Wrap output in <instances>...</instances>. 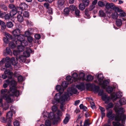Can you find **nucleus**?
<instances>
[{
	"instance_id": "nucleus-1",
	"label": "nucleus",
	"mask_w": 126,
	"mask_h": 126,
	"mask_svg": "<svg viewBox=\"0 0 126 126\" xmlns=\"http://www.w3.org/2000/svg\"><path fill=\"white\" fill-rule=\"evenodd\" d=\"M115 110L116 112L115 116V114L113 113L112 110H110L107 112L106 115L107 117L112 120H113L114 118L115 120L118 121L112 122L113 126H124L123 124L118 122L121 120L123 123L126 119V116L124 114V109L122 108L117 107L115 108Z\"/></svg>"
},
{
	"instance_id": "nucleus-2",
	"label": "nucleus",
	"mask_w": 126,
	"mask_h": 126,
	"mask_svg": "<svg viewBox=\"0 0 126 126\" xmlns=\"http://www.w3.org/2000/svg\"><path fill=\"white\" fill-rule=\"evenodd\" d=\"M68 96V93H65L62 96L59 93L57 94L55 96L54 99L52 101V103L55 104L56 102H61L60 108L61 110L63 111V103L67 100Z\"/></svg>"
},
{
	"instance_id": "nucleus-3",
	"label": "nucleus",
	"mask_w": 126,
	"mask_h": 126,
	"mask_svg": "<svg viewBox=\"0 0 126 126\" xmlns=\"http://www.w3.org/2000/svg\"><path fill=\"white\" fill-rule=\"evenodd\" d=\"M114 4L112 3H109L107 2L105 4V11L106 13L107 14H110L111 13V11L110 10V9L113 10V7L114 5Z\"/></svg>"
},
{
	"instance_id": "nucleus-4",
	"label": "nucleus",
	"mask_w": 126,
	"mask_h": 126,
	"mask_svg": "<svg viewBox=\"0 0 126 126\" xmlns=\"http://www.w3.org/2000/svg\"><path fill=\"white\" fill-rule=\"evenodd\" d=\"M13 97L11 94H4L2 95L3 99L5 100L8 103H12V98Z\"/></svg>"
},
{
	"instance_id": "nucleus-5",
	"label": "nucleus",
	"mask_w": 126,
	"mask_h": 126,
	"mask_svg": "<svg viewBox=\"0 0 126 126\" xmlns=\"http://www.w3.org/2000/svg\"><path fill=\"white\" fill-rule=\"evenodd\" d=\"M3 59H4V60L5 61H5L6 62H10L12 64L14 65H16L17 64L16 62L15 61V58L14 57H12L10 59L9 57H7L5 58H4Z\"/></svg>"
},
{
	"instance_id": "nucleus-6",
	"label": "nucleus",
	"mask_w": 126,
	"mask_h": 126,
	"mask_svg": "<svg viewBox=\"0 0 126 126\" xmlns=\"http://www.w3.org/2000/svg\"><path fill=\"white\" fill-rule=\"evenodd\" d=\"M25 37L23 35L20 34L19 35L17 36V40L15 42L16 45L18 44H20L23 41L25 40Z\"/></svg>"
},
{
	"instance_id": "nucleus-7",
	"label": "nucleus",
	"mask_w": 126,
	"mask_h": 126,
	"mask_svg": "<svg viewBox=\"0 0 126 126\" xmlns=\"http://www.w3.org/2000/svg\"><path fill=\"white\" fill-rule=\"evenodd\" d=\"M57 116H56V119L54 120L53 122V124L54 125L56 124H57L60 119V116L62 115V112L60 110H58L57 112Z\"/></svg>"
},
{
	"instance_id": "nucleus-8",
	"label": "nucleus",
	"mask_w": 126,
	"mask_h": 126,
	"mask_svg": "<svg viewBox=\"0 0 126 126\" xmlns=\"http://www.w3.org/2000/svg\"><path fill=\"white\" fill-rule=\"evenodd\" d=\"M122 96V93L120 92H116L115 94H112L111 95V97L113 99L116 100L117 98H121Z\"/></svg>"
},
{
	"instance_id": "nucleus-9",
	"label": "nucleus",
	"mask_w": 126,
	"mask_h": 126,
	"mask_svg": "<svg viewBox=\"0 0 126 126\" xmlns=\"http://www.w3.org/2000/svg\"><path fill=\"white\" fill-rule=\"evenodd\" d=\"M10 90H11L13 89H14L16 88V86L17 85V83L16 82L15 80H12L10 81Z\"/></svg>"
},
{
	"instance_id": "nucleus-10",
	"label": "nucleus",
	"mask_w": 126,
	"mask_h": 126,
	"mask_svg": "<svg viewBox=\"0 0 126 126\" xmlns=\"http://www.w3.org/2000/svg\"><path fill=\"white\" fill-rule=\"evenodd\" d=\"M28 7V5L25 3L23 2L20 3L19 5V7H17V8H20L22 11L27 9Z\"/></svg>"
},
{
	"instance_id": "nucleus-11",
	"label": "nucleus",
	"mask_w": 126,
	"mask_h": 126,
	"mask_svg": "<svg viewBox=\"0 0 126 126\" xmlns=\"http://www.w3.org/2000/svg\"><path fill=\"white\" fill-rule=\"evenodd\" d=\"M64 1L63 0H59L57 2V6L59 9H62L64 7Z\"/></svg>"
},
{
	"instance_id": "nucleus-12",
	"label": "nucleus",
	"mask_w": 126,
	"mask_h": 126,
	"mask_svg": "<svg viewBox=\"0 0 126 126\" xmlns=\"http://www.w3.org/2000/svg\"><path fill=\"white\" fill-rule=\"evenodd\" d=\"M17 88L11 90L10 91L12 93L11 94L13 95V97L14 96H18L19 94V91L16 90Z\"/></svg>"
},
{
	"instance_id": "nucleus-13",
	"label": "nucleus",
	"mask_w": 126,
	"mask_h": 126,
	"mask_svg": "<svg viewBox=\"0 0 126 126\" xmlns=\"http://www.w3.org/2000/svg\"><path fill=\"white\" fill-rule=\"evenodd\" d=\"M95 76L97 78L100 83H101L104 78L103 74H96Z\"/></svg>"
},
{
	"instance_id": "nucleus-14",
	"label": "nucleus",
	"mask_w": 126,
	"mask_h": 126,
	"mask_svg": "<svg viewBox=\"0 0 126 126\" xmlns=\"http://www.w3.org/2000/svg\"><path fill=\"white\" fill-rule=\"evenodd\" d=\"M21 29L17 28L14 30L13 32V34L15 37L17 36L20 34Z\"/></svg>"
},
{
	"instance_id": "nucleus-15",
	"label": "nucleus",
	"mask_w": 126,
	"mask_h": 126,
	"mask_svg": "<svg viewBox=\"0 0 126 126\" xmlns=\"http://www.w3.org/2000/svg\"><path fill=\"white\" fill-rule=\"evenodd\" d=\"M3 54L5 56H7L8 55H12V52L9 47H6L5 51L4 52Z\"/></svg>"
},
{
	"instance_id": "nucleus-16",
	"label": "nucleus",
	"mask_w": 126,
	"mask_h": 126,
	"mask_svg": "<svg viewBox=\"0 0 126 126\" xmlns=\"http://www.w3.org/2000/svg\"><path fill=\"white\" fill-rule=\"evenodd\" d=\"M12 115V113L10 111H8L6 114V117L7 120H8V121H9V122H11Z\"/></svg>"
},
{
	"instance_id": "nucleus-17",
	"label": "nucleus",
	"mask_w": 126,
	"mask_h": 126,
	"mask_svg": "<svg viewBox=\"0 0 126 126\" xmlns=\"http://www.w3.org/2000/svg\"><path fill=\"white\" fill-rule=\"evenodd\" d=\"M76 88L79 90L81 91L84 90L85 89V86L83 82H81L79 85H77L76 86Z\"/></svg>"
},
{
	"instance_id": "nucleus-18",
	"label": "nucleus",
	"mask_w": 126,
	"mask_h": 126,
	"mask_svg": "<svg viewBox=\"0 0 126 126\" xmlns=\"http://www.w3.org/2000/svg\"><path fill=\"white\" fill-rule=\"evenodd\" d=\"M110 98L106 94H104L102 96V99L106 103H108L109 102Z\"/></svg>"
},
{
	"instance_id": "nucleus-19",
	"label": "nucleus",
	"mask_w": 126,
	"mask_h": 126,
	"mask_svg": "<svg viewBox=\"0 0 126 126\" xmlns=\"http://www.w3.org/2000/svg\"><path fill=\"white\" fill-rule=\"evenodd\" d=\"M48 118L51 120H53L56 119V114L54 112H50L48 114Z\"/></svg>"
},
{
	"instance_id": "nucleus-20",
	"label": "nucleus",
	"mask_w": 126,
	"mask_h": 126,
	"mask_svg": "<svg viewBox=\"0 0 126 126\" xmlns=\"http://www.w3.org/2000/svg\"><path fill=\"white\" fill-rule=\"evenodd\" d=\"M18 60L21 63H25L26 61V58L22 55L18 57Z\"/></svg>"
},
{
	"instance_id": "nucleus-21",
	"label": "nucleus",
	"mask_w": 126,
	"mask_h": 126,
	"mask_svg": "<svg viewBox=\"0 0 126 126\" xmlns=\"http://www.w3.org/2000/svg\"><path fill=\"white\" fill-rule=\"evenodd\" d=\"M32 30V29L31 28H30L29 29L28 31L25 32L24 34L25 36L26 37L30 36L32 34V31L31 32L30 31H31V30Z\"/></svg>"
},
{
	"instance_id": "nucleus-22",
	"label": "nucleus",
	"mask_w": 126,
	"mask_h": 126,
	"mask_svg": "<svg viewBox=\"0 0 126 126\" xmlns=\"http://www.w3.org/2000/svg\"><path fill=\"white\" fill-rule=\"evenodd\" d=\"M0 25L1 27V29L4 31L6 28V26L5 23L3 21L0 20Z\"/></svg>"
},
{
	"instance_id": "nucleus-23",
	"label": "nucleus",
	"mask_w": 126,
	"mask_h": 126,
	"mask_svg": "<svg viewBox=\"0 0 126 126\" xmlns=\"http://www.w3.org/2000/svg\"><path fill=\"white\" fill-rule=\"evenodd\" d=\"M0 8L1 9L5 11H6L7 10V7L5 5L3 2H1L0 4Z\"/></svg>"
},
{
	"instance_id": "nucleus-24",
	"label": "nucleus",
	"mask_w": 126,
	"mask_h": 126,
	"mask_svg": "<svg viewBox=\"0 0 126 126\" xmlns=\"http://www.w3.org/2000/svg\"><path fill=\"white\" fill-rule=\"evenodd\" d=\"M17 73V72H15L14 74V76L15 77H17V79L18 81L20 82L22 81L23 80V77L21 76L20 75L18 76L17 75H16V74Z\"/></svg>"
},
{
	"instance_id": "nucleus-25",
	"label": "nucleus",
	"mask_w": 126,
	"mask_h": 126,
	"mask_svg": "<svg viewBox=\"0 0 126 126\" xmlns=\"http://www.w3.org/2000/svg\"><path fill=\"white\" fill-rule=\"evenodd\" d=\"M17 46V50L20 52H22L24 50V47L21 45L19 44H18L17 45H16Z\"/></svg>"
},
{
	"instance_id": "nucleus-26",
	"label": "nucleus",
	"mask_w": 126,
	"mask_h": 126,
	"mask_svg": "<svg viewBox=\"0 0 126 126\" xmlns=\"http://www.w3.org/2000/svg\"><path fill=\"white\" fill-rule=\"evenodd\" d=\"M4 73L5 74H7L10 75V76L8 77V79H11L12 78V72L10 71L9 70V71H8L7 69L5 70L4 72Z\"/></svg>"
},
{
	"instance_id": "nucleus-27",
	"label": "nucleus",
	"mask_w": 126,
	"mask_h": 126,
	"mask_svg": "<svg viewBox=\"0 0 126 126\" xmlns=\"http://www.w3.org/2000/svg\"><path fill=\"white\" fill-rule=\"evenodd\" d=\"M17 18L18 21L20 22H22L23 21V17L22 15L20 14H19L17 16Z\"/></svg>"
},
{
	"instance_id": "nucleus-28",
	"label": "nucleus",
	"mask_w": 126,
	"mask_h": 126,
	"mask_svg": "<svg viewBox=\"0 0 126 126\" xmlns=\"http://www.w3.org/2000/svg\"><path fill=\"white\" fill-rule=\"evenodd\" d=\"M113 10L115 12H123V10L120 9V8L118 7H116L115 5L113 7Z\"/></svg>"
},
{
	"instance_id": "nucleus-29",
	"label": "nucleus",
	"mask_w": 126,
	"mask_h": 126,
	"mask_svg": "<svg viewBox=\"0 0 126 126\" xmlns=\"http://www.w3.org/2000/svg\"><path fill=\"white\" fill-rule=\"evenodd\" d=\"M109 81L107 80H105L101 84L102 87L104 88H105L109 84Z\"/></svg>"
},
{
	"instance_id": "nucleus-30",
	"label": "nucleus",
	"mask_w": 126,
	"mask_h": 126,
	"mask_svg": "<svg viewBox=\"0 0 126 126\" xmlns=\"http://www.w3.org/2000/svg\"><path fill=\"white\" fill-rule=\"evenodd\" d=\"M9 46L10 48L13 49L16 47V46L13 42H12L9 43Z\"/></svg>"
},
{
	"instance_id": "nucleus-31",
	"label": "nucleus",
	"mask_w": 126,
	"mask_h": 126,
	"mask_svg": "<svg viewBox=\"0 0 126 126\" xmlns=\"http://www.w3.org/2000/svg\"><path fill=\"white\" fill-rule=\"evenodd\" d=\"M18 9H13L10 12V14L11 15L12 17H13L14 16L16 15L17 13V10Z\"/></svg>"
},
{
	"instance_id": "nucleus-32",
	"label": "nucleus",
	"mask_w": 126,
	"mask_h": 126,
	"mask_svg": "<svg viewBox=\"0 0 126 126\" xmlns=\"http://www.w3.org/2000/svg\"><path fill=\"white\" fill-rule=\"evenodd\" d=\"M119 102L121 105H124L126 103V100L124 97L119 100Z\"/></svg>"
},
{
	"instance_id": "nucleus-33",
	"label": "nucleus",
	"mask_w": 126,
	"mask_h": 126,
	"mask_svg": "<svg viewBox=\"0 0 126 126\" xmlns=\"http://www.w3.org/2000/svg\"><path fill=\"white\" fill-rule=\"evenodd\" d=\"M93 90L95 92H97L99 91L100 88L99 87L96 85H94L92 88Z\"/></svg>"
},
{
	"instance_id": "nucleus-34",
	"label": "nucleus",
	"mask_w": 126,
	"mask_h": 126,
	"mask_svg": "<svg viewBox=\"0 0 126 126\" xmlns=\"http://www.w3.org/2000/svg\"><path fill=\"white\" fill-rule=\"evenodd\" d=\"M99 15L100 16L104 17L106 16V14L102 10H101L99 11Z\"/></svg>"
},
{
	"instance_id": "nucleus-35",
	"label": "nucleus",
	"mask_w": 126,
	"mask_h": 126,
	"mask_svg": "<svg viewBox=\"0 0 126 126\" xmlns=\"http://www.w3.org/2000/svg\"><path fill=\"white\" fill-rule=\"evenodd\" d=\"M94 78L93 76L91 75H89L87 76L86 80L87 81H91Z\"/></svg>"
},
{
	"instance_id": "nucleus-36",
	"label": "nucleus",
	"mask_w": 126,
	"mask_h": 126,
	"mask_svg": "<svg viewBox=\"0 0 126 126\" xmlns=\"http://www.w3.org/2000/svg\"><path fill=\"white\" fill-rule=\"evenodd\" d=\"M118 15L117 12H114L112 13V18L113 19H116L118 17Z\"/></svg>"
},
{
	"instance_id": "nucleus-37",
	"label": "nucleus",
	"mask_w": 126,
	"mask_h": 126,
	"mask_svg": "<svg viewBox=\"0 0 126 126\" xmlns=\"http://www.w3.org/2000/svg\"><path fill=\"white\" fill-rule=\"evenodd\" d=\"M1 107L3 108V110H7L8 109L9 107V105L8 103H5L4 105H3V106Z\"/></svg>"
},
{
	"instance_id": "nucleus-38",
	"label": "nucleus",
	"mask_w": 126,
	"mask_h": 126,
	"mask_svg": "<svg viewBox=\"0 0 126 126\" xmlns=\"http://www.w3.org/2000/svg\"><path fill=\"white\" fill-rule=\"evenodd\" d=\"M116 25L118 27L121 26L122 24V20L120 19H117L116 21Z\"/></svg>"
},
{
	"instance_id": "nucleus-39",
	"label": "nucleus",
	"mask_w": 126,
	"mask_h": 126,
	"mask_svg": "<svg viewBox=\"0 0 126 126\" xmlns=\"http://www.w3.org/2000/svg\"><path fill=\"white\" fill-rule=\"evenodd\" d=\"M11 64H12L11 63H10V62H6L5 63V66L7 68H9L10 70H11L12 69Z\"/></svg>"
},
{
	"instance_id": "nucleus-40",
	"label": "nucleus",
	"mask_w": 126,
	"mask_h": 126,
	"mask_svg": "<svg viewBox=\"0 0 126 126\" xmlns=\"http://www.w3.org/2000/svg\"><path fill=\"white\" fill-rule=\"evenodd\" d=\"M89 11L88 9H86L85 11V15L87 16V18H89L90 17V16L89 14Z\"/></svg>"
},
{
	"instance_id": "nucleus-41",
	"label": "nucleus",
	"mask_w": 126,
	"mask_h": 126,
	"mask_svg": "<svg viewBox=\"0 0 126 126\" xmlns=\"http://www.w3.org/2000/svg\"><path fill=\"white\" fill-rule=\"evenodd\" d=\"M5 82L6 83H4L3 85V87L4 88H7L10 84V80L9 79L6 80Z\"/></svg>"
},
{
	"instance_id": "nucleus-42",
	"label": "nucleus",
	"mask_w": 126,
	"mask_h": 126,
	"mask_svg": "<svg viewBox=\"0 0 126 126\" xmlns=\"http://www.w3.org/2000/svg\"><path fill=\"white\" fill-rule=\"evenodd\" d=\"M114 88L112 87L109 86L107 88V91L109 93H111L113 91Z\"/></svg>"
},
{
	"instance_id": "nucleus-43",
	"label": "nucleus",
	"mask_w": 126,
	"mask_h": 126,
	"mask_svg": "<svg viewBox=\"0 0 126 126\" xmlns=\"http://www.w3.org/2000/svg\"><path fill=\"white\" fill-rule=\"evenodd\" d=\"M68 82L66 81H63L61 84V86L64 88H66L67 87Z\"/></svg>"
},
{
	"instance_id": "nucleus-44",
	"label": "nucleus",
	"mask_w": 126,
	"mask_h": 126,
	"mask_svg": "<svg viewBox=\"0 0 126 126\" xmlns=\"http://www.w3.org/2000/svg\"><path fill=\"white\" fill-rule=\"evenodd\" d=\"M30 54L29 52L27 50L24 51L23 52V56L25 58L26 57H29L30 56Z\"/></svg>"
},
{
	"instance_id": "nucleus-45",
	"label": "nucleus",
	"mask_w": 126,
	"mask_h": 126,
	"mask_svg": "<svg viewBox=\"0 0 126 126\" xmlns=\"http://www.w3.org/2000/svg\"><path fill=\"white\" fill-rule=\"evenodd\" d=\"M85 7L84 4L82 3H80L79 6V9L81 11L85 9Z\"/></svg>"
},
{
	"instance_id": "nucleus-46",
	"label": "nucleus",
	"mask_w": 126,
	"mask_h": 126,
	"mask_svg": "<svg viewBox=\"0 0 126 126\" xmlns=\"http://www.w3.org/2000/svg\"><path fill=\"white\" fill-rule=\"evenodd\" d=\"M56 90L59 91L60 93H62L63 91V90L62 91L60 85H58L56 86Z\"/></svg>"
},
{
	"instance_id": "nucleus-47",
	"label": "nucleus",
	"mask_w": 126,
	"mask_h": 126,
	"mask_svg": "<svg viewBox=\"0 0 126 126\" xmlns=\"http://www.w3.org/2000/svg\"><path fill=\"white\" fill-rule=\"evenodd\" d=\"M8 7L9 8L11 9H16L18 8H16L15 5L12 4H9L8 6Z\"/></svg>"
},
{
	"instance_id": "nucleus-48",
	"label": "nucleus",
	"mask_w": 126,
	"mask_h": 126,
	"mask_svg": "<svg viewBox=\"0 0 126 126\" xmlns=\"http://www.w3.org/2000/svg\"><path fill=\"white\" fill-rule=\"evenodd\" d=\"M13 24L11 22H8L7 23L6 25L8 28H11L13 26Z\"/></svg>"
},
{
	"instance_id": "nucleus-49",
	"label": "nucleus",
	"mask_w": 126,
	"mask_h": 126,
	"mask_svg": "<svg viewBox=\"0 0 126 126\" xmlns=\"http://www.w3.org/2000/svg\"><path fill=\"white\" fill-rule=\"evenodd\" d=\"M12 17L10 14H5L4 18L5 19H9Z\"/></svg>"
},
{
	"instance_id": "nucleus-50",
	"label": "nucleus",
	"mask_w": 126,
	"mask_h": 126,
	"mask_svg": "<svg viewBox=\"0 0 126 126\" xmlns=\"http://www.w3.org/2000/svg\"><path fill=\"white\" fill-rule=\"evenodd\" d=\"M89 3V0H83L82 4H83L86 7L87 6Z\"/></svg>"
},
{
	"instance_id": "nucleus-51",
	"label": "nucleus",
	"mask_w": 126,
	"mask_h": 126,
	"mask_svg": "<svg viewBox=\"0 0 126 126\" xmlns=\"http://www.w3.org/2000/svg\"><path fill=\"white\" fill-rule=\"evenodd\" d=\"M28 43L25 40L23 41L21 43H20L19 44L25 47V46H26L28 45Z\"/></svg>"
},
{
	"instance_id": "nucleus-52",
	"label": "nucleus",
	"mask_w": 126,
	"mask_h": 126,
	"mask_svg": "<svg viewBox=\"0 0 126 126\" xmlns=\"http://www.w3.org/2000/svg\"><path fill=\"white\" fill-rule=\"evenodd\" d=\"M75 15L78 17H79L80 16L79 13L80 12V11L78 9H76L75 10Z\"/></svg>"
},
{
	"instance_id": "nucleus-53",
	"label": "nucleus",
	"mask_w": 126,
	"mask_h": 126,
	"mask_svg": "<svg viewBox=\"0 0 126 126\" xmlns=\"http://www.w3.org/2000/svg\"><path fill=\"white\" fill-rule=\"evenodd\" d=\"M69 12V9L67 7L65 8L64 10V14L65 15L68 14Z\"/></svg>"
},
{
	"instance_id": "nucleus-54",
	"label": "nucleus",
	"mask_w": 126,
	"mask_h": 126,
	"mask_svg": "<svg viewBox=\"0 0 126 126\" xmlns=\"http://www.w3.org/2000/svg\"><path fill=\"white\" fill-rule=\"evenodd\" d=\"M29 13L28 11L24 12L23 14L24 17L28 18L29 17Z\"/></svg>"
},
{
	"instance_id": "nucleus-55",
	"label": "nucleus",
	"mask_w": 126,
	"mask_h": 126,
	"mask_svg": "<svg viewBox=\"0 0 126 126\" xmlns=\"http://www.w3.org/2000/svg\"><path fill=\"white\" fill-rule=\"evenodd\" d=\"M98 4L99 6L101 7L105 6V5L104 2L101 1H99L98 2Z\"/></svg>"
},
{
	"instance_id": "nucleus-56",
	"label": "nucleus",
	"mask_w": 126,
	"mask_h": 126,
	"mask_svg": "<svg viewBox=\"0 0 126 126\" xmlns=\"http://www.w3.org/2000/svg\"><path fill=\"white\" fill-rule=\"evenodd\" d=\"M45 125L46 126H51V122L49 120H46L45 122Z\"/></svg>"
},
{
	"instance_id": "nucleus-57",
	"label": "nucleus",
	"mask_w": 126,
	"mask_h": 126,
	"mask_svg": "<svg viewBox=\"0 0 126 126\" xmlns=\"http://www.w3.org/2000/svg\"><path fill=\"white\" fill-rule=\"evenodd\" d=\"M69 120V117L66 116L63 120V123L64 124H67Z\"/></svg>"
},
{
	"instance_id": "nucleus-58",
	"label": "nucleus",
	"mask_w": 126,
	"mask_h": 126,
	"mask_svg": "<svg viewBox=\"0 0 126 126\" xmlns=\"http://www.w3.org/2000/svg\"><path fill=\"white\" fill-rule=\"evenodd\" d=\"M0 121L2 123H5L7 121H8V120H7V118L5 119V118L3 117H0Z\"/></svg>"
},
{
	"instance_id": "nucleus-59",
	"label": "nucleus",
	"mask_w": 126,
	"mask_h": 126,
	"mask_svg": "<svg viewBox=\"0 0 126 126\" xmlns=\"http://www.w3.org/2000/svg\"><path fill=\"white\" fill-rule=\"evenodd\" d=\"M113 107V104L111 103L110 102L108 104L107 106V109H108L111 108H112Z\"/></svg>"
},
{
	"instance_id": "nucleus-60",
	"label": "nucleus",
	"mask_w": 126,
	"mask_h": 126,
	"mask_svg": "<svg viewBox=\"0 0 126 126\" xmlns=\"http://www.w3.org/2000/svg\"><path fill=\"white\" fill-rule=\"evenodd\" d=\"M8 91V90L7 89H2L1 90V94H2L4 95V94H6Z\"/></svg>"
},
{
	"instance_id": "nucleus-61",
	"label": "nucleus",
	"mask_w": 126,
	"mask_h": 126,
	"mask_svg": "<svg viewBox=\"0 0 126 126\" xmlns=\"http://www.w3.org/2000/svg\"><path fill=\"white\" fill-rule=\"evenodd\" d=\"M69 10L73 11H74L76 9V6L73 5H71L69 7Z\"/></svg>"
},
{
	"instance_id": "nucleus-62",
	"label": "nucleus",
	"mask_w": 126,
	"mask_h": 126,
	"mask_svg": "<svg viewBox=\"0 0 126 126\" xmlns=\"http://www.w3.org/2000/svg\"><path fill=\"white\" fill-rule=\"evenodd\" d=\"M90 104L91 105V106L92 109H94L95 108V106L94 102L93 101L90 102Z\"/></svg>"
},
{
	"instance_id": "nucleus-63",
	"label": "nucleus",
	"mask_w": 126,
	"mask_h": 126,
	"mask_svg": "<svg viewBox=\"0 0 126 126\" xmlns=\"http://www.w3.org/2000/svg\"><path fill=\"white\" fill-rule=\"evenodd\" d=\"M66 80H67L70 83H71L72 82L71 80V77L70 76H68L66 77Z\"/></svg>"
},
{
	"instance_id": "nucleus-64",
	"label": "nucleus",
	"mask_w": 126,
	"mask_h": 126,
	"mask_svg": "<svg viewBox=\"0 0 126 126\" xmlns=\"http://www.w3.org/2000/svg\"><path fill=\"white\" fill-rule=\"evenodd\" d=\"M14 126H20V124L19 121L16 120L14 123Z\"/></svg>"
}]
</instances>
